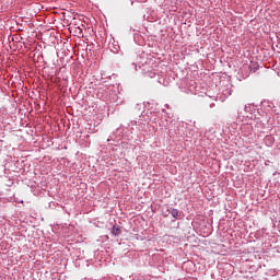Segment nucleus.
Masks as SVG:
<instances>
[{"mask_svg": "<svg viewBox=\"0 0 280 280\" xmlns=\"http://www.w3.org/2000/svg\"><path fill=\"white\" fill-rule=\"evenodd\" d=\"M112 235H115L117 237V235H121V229L119 226H113L112 229Z\"/></svg>", "mask_w": 280, "mask_h": 280, "instance_id": "1", "label": "nucleus"}, {"mask_svg": "<svg viewBox=\"0 0 280 280\" xmlns=\"http://www.w3.org/2000/svg\"><path fill=\"white\" fill-rule=\"evenodd\" d=\"M171 213H172L173 218H178V210L174 209V210H172Z\"/></svg>", "mask_w": 280, "mask_h": 280, "instance_id": "2", "label": "nucleus"}]
</instances>
